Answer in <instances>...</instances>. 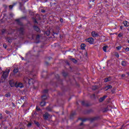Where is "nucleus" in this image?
Returning <instances> with one entry per match:
<instances>
[{"mask_svg": "<svg viewBox=\"0 0 129 129\" xmlns=\"http://www.w3.org/2000/svg\"><path fill=\"white\" fill-rule=\"evenodd\" d=\"M24 81L25 82V83H28V84H29V85H31V84H33L35 82L34 79L27 77H24Z\"/></svg>", "mask_w": 129, "mask_h": 129, "instance_id": "1", "label": "nucleus"}, {"mask_svg": "<svg viewBox=\"0 0 129 129\" xmlns=\"http://www.w3.org/2000/svg\"><path fill=\"white\" fill-rule=\"evenodd\" d=\"M9 73H10V69H7L3 73L2 78H4V79H6L9 76Z\"/></svg>", "mask_w": 129, "mask_h": 129, "instance_id": "2", "label": "nucleus"}, {"mask_svg": "<svg viewBox=\"0 0 129 129\" xmlns=\"http://www.w3.org/2000/svg\"><path fill=\"white\" fill-rule=\"evenodd\" d=\"M86 42H88L89 44L91 45L94 44V39L92 37L86 39Z\"/></svg>", "mask_w": 129, "mask_h": 129, "instance_id": "3", "label": "nucleus"}, {"mask_svg": "<svg viewBox=\"0 0 129 129\" xmlns=\"http://www.w3.org/2000/svg\"><path fill=\"white\" fill-rule=\"evenodd\" d=\"M15 85L16 87H19L20 88H23V87H24V85H23V83L18 82L16 83Z\"/></svg>", "mask_w": 129, "mask_h": 129, "instance_id": "4", "label": "nucleus"}, {"mask_svg": "<svg viewBox=\"0 0 129 129\" xmlns=\"http://www.w3.org/2000/svg\"><path fill=\"white\" fill-rule=\"evenodd\" d=\"M91 35L94 38H96V37H99V34L95 31L92 32Z\"/></svg>", "mask_w": 129, "mask_h": 129, "instance_id": "5", "label": "nucleus"}, {"mask_svg": "<svg viewBox=\"0 0 129 129\" xmlns=\"http://www.w3.org/2000/svg\"><path fill=\"white\" fill-rule=\"evenodd\" d=\"M9 83L11 87H14V86H15L16 87V83H15L14 81H10Z\"/></svg>", "mask_w": 129, "mask_h": 129, "instance_id": "6", "label": "nucleus"}, {"mask_svg": "<svg viewBox=\"0 0 129 129\" xmlns=\"http://www.w3.org/2000/svg\"><path fill=\"white\" fill-rule=\"evenodd\" d=\"M43 117L44 119H48L49 117V114L48 113H45L44 114H43Z\"/></svg>", "mask_w": 129, "mask_h": 129, "instance_id": "7", "label": "nucleus"}, {"mask_svg": "<svg viewBox=\"0 0 129 129\" xmlns=\"http://www.w3.org/2000/svg\"><path fill=\"white\" fill-rule=\"evenodd\" d=\"M123 24H124L125 27H129V23L126 21H124L123 22Z\"/></svg>", "mask_w": 129, "mask_h": 129, "instance_id": "8", "label": "nucleus"}, {"mask_svg": "<svg viewBox=\"0 0 129 129\" xmlns=\"http://www.w3.org/2000/svg\"><path fill=\"white\" fill-rule=\"evenodd\" d=\"M106 97H107L106 96H104V97L100 98L99 99V101L100 102H102V101H103V100H104V99H105V98H106Z\"/></svg>", "mask_w": 129, "mask_h": 129, "instance_id": "9", "label": "nucleus"}, {"mask_svg": "<svg viewBox=\"0 0 129 129\" xmlns=\"http://www.w3.org/2000/svg\"><path fill=\"white\" fill-rule=\"evenodd\" d=\"M110 80H111V77H109V78H105L104 79V82H108V81H110Z\"/></svg>", "mask_w": 129, "mask_h": 129, "instance_id": "10", "label": "nucleus"}, {"mask_svg": "<svg viewBox=\"0 0 129 129\" xmlns=\"http://www.w3.org/2000/svg\"><path fill=\"white\" fill-rule=\"evenodd\" d=\"M41 97H42V99L43 101H44V100H46V99H47V98H48V97H47V96H46V95H43Z\"/></svg>", "mask_w": 129, "mask_h": 129, "instance_id": "11", "label": "nucleus"}, {"mask_svg": "<svg viewBox=\"0 0 129 129\" xmlns=\"http://www.w3.org/2000/svg\"><path fill=\"white\" fill-rule=\"evenodd\" d=\"M46 105V102L44 101H42L40 102V106H45Z\"/></svg>", "mask_w": 129, "mask_h": 129, "instance_id": "12", "label": "nucleus"}, {"mask_svg": "<svg viewBox=\"0 0 129 129\" xmlns=\"http://www.w3.org/2000/svg\"><path fill=\"white\" fill-rule=\"evenodd\" d=\"M85 47H86V45L85 44L83 43L81 45V48L82 50H84V49H85Z\"/></svg>", "mask_w": 129, "mask_h": 129, "instance_id": "13", "label": "nucleus"}, {"mask_svg": "<svg viewBox=\"0 0 129 129\" xmlns=\"http://www.w3.org/2000/svg\"><path fill=\"white\" fill-rule=\"evenodd\" d=\"M34 29L36 32H39L40 31V29L37 26H34Z\"/></svg>", "mask_w": 129, "mask_h": 129, "instance_id": "14", "label": "nucleus"}, {"mask_svg": "<svg viewBox=\"0 0 129 129\" xmlns=\"http://www.w3.org/2000/svg\"><path fill=\"white\" fill-rule=\"evenodd\" d=\"M14 73H18L19 72V69L18 68H15L13 71Z\"/></svg>", "mask_w": 129, "mask_h": 129, "instance_id": "15", "label": "nucleus"}, {"mask_svg": "<svg viewBox=\"0 0 129 129\" xmlns=\"http://www.w3.org/2000/svg\"><path fill=\"white\" fill-rule=\"evenodd\" d=\"M107 48H108V46L107 45H106L103 47V50L104 51V52H106Z\"/></svg>", "mask_w": 129, "mask_h": 129, "instance_id": "16", "label": "nucleus"}, {"mask_svg": "<svg viewBox=\"0 0 129 129\" xmlns=\"http://www.w3.org/2000/svg\"><path fill=\"white\" fill-rule=\"evenodd\" d=\"M121 65L122 66H126V62H125V61H121Z\"/></svg>", "mask_w": 129, "mask_h": 129, "instance_id": "17", "label": "nucleus"}, {"mask_svg": "<svg viewBox=\"0 0 129 129\" xmlns=\"http://www.w3.org/2000/svg\"><path fill=\"white\" fill-rule=\"evenodd\" d=\"M27 1H25V0H22V3H20V9H22V5H23V4H25V3H26Z\"/></svg>", "mask_w": 129, "mask_h": 129, "instance_id": "18", "label": "nucleus"}, {"mask_svg": "<svg viewBox=\"0 0 129 129\" xmlns=\"http://www.w3.org/2000/svg\"><path fill=\"white\" fill-rule=\"evenodd\" d=\"M18 31H19V32H24V27L23 26H22L20 29H19L18 30Z\"/></svg>", "mask_w": 129, "mask_h": 129, "instance_id": "19", "label": "nucleus"}, {"mask_svg": "<svg viewBox=\"0 0 129 129\" xmlns=\"http://www.w3.org/2000/svg\"><path fill=\"white\" fill-rule=\"evenodd\" d=\"M34 123L37 126H40V123L38 121H34Z\"/></svg>", "mask_w": 129, "mask_h": 129, "instance_id": "20", "label": "nucleus"}, {"mask_svg": "<svg viewBox=\"0 0 129 129\" xmlns=\"http://www.w3.org/2000/svg\"><path fill=\"white\" fill-rule=\"evenodd\" d=\"M6 97H10L11 96V93H8L6 94H5Z\"/></svg>", "mask_w": 129, "mask_h": 129, "instance_id": "21", "label": "nucleus"}, {"mask_svg": "<svg viewBox=\"0 0 129 129\" xmlns=\"http://www.w3.org/2000/svg\"><path fill=\"white\" fill-rule=\"evenodd\" d=\"M45 34L47 36H49L50 35V31L48 30L45 32Z\"/></svg>", "mask_w": 129, "mask_h": 129, "instance_id": "22", "label": "nucleus"}, {"mask_svg": "<svg viewBox=\"0 0 129 129\" xmlns=\"http://www.w3.org/2000/svg\"><path fill=\"white\" fill-rule=\"evenodd\" d=\"M115 56L117 58H119V54H118V53H117V52H115Z\"/></svg>", "mask_w": 129, "mask_h": 129, "instance_id": "23", "label": "nucleus"}, {"mask_svg": "<svg viewBox=\"0 0 129 129\" xmlns=\"http://www.w3.org/2000/svg\"><path fill=\"white\" fill-rule=\"evenodd\" d=\"M106 87V88H107V89H110L112 88V86H111V85L107 86Z\"/></svg>", "mask_w": 129, "mask_h": 129, "instance_id": "24", "label": "nucleus"}, {"mask_svg": "<svg viewBox=\"0 0 129 129\" xmlns=\"http://www.w3.org/2000/svg\"><path fill=\"white\" fill-rule=\"evenodd\" d=\"M97 86H93L92 87V89L93 90H95V89H97Z\"/></svg>", "mask_w": 129, "mask_h": 129, "instance_id": "25", "label": "nucleus"}, {"mask_svg": "<svg viewBox=\"0 0 129 129\" xmlns=\"http://www.w3.org/2000/svg\"><path fill=\"white\" fill-rule=\"evenodd\" d=\"M72 62H73L74 63H77V60H76V59L73 58L72 59Z\"/></svg>", "mask_w": 129, "mask_h": 129, "instance_id": "26", "label": "nucleus"}, {"mask_svg": "<svg viewBox=\"0 0 129 129\" xmlns=\"http://www.w3.org/2000/svg\"><path fill=\"white\" fill-rule=\"evenodd\" d=\"M46 109H47V110H48V111H51V110H52V109H51V108H50V107H47L46 108Z\"/></svg>", "mask_w": 129, "mask_h": 129, "instance_id": "27", "label": "nucleus"}, {"mask_svg": "<svg viewBox=\"0 0 129 129\" xmlns=\"http://www.w3.org/2000/svg\"><path fill=\"white\" fill-rule=\"evenodd\" d=\"M28 127H30V126H32V123H29L28 124H27Z\"/></svg>", "mask_w": 129, "mask_h": 129, "instance_id": "28", "label": "nucleus"}, {"mask_svg": "<svg viewBox=\"0 0 129 129\" xmlns=\"http://www.w3.org/2000/svg\"><path fill=\"white\" fill-rule=\"evenodd\" d=\"M116 49H117V50H120V49H121V46H117L116 47Z\"/></svg>", "mask_w": 129, "mask_h": 129, "instance_id": "29", "label": "nucleus"}, {"mask_svg": "<svg viewBox=\"0 0 129 129\" xmlns=\"http://www.w3.org/2000/svg\"><path fill=\"white\" fill-rule=\"evenodd\" d=\"M15 5H13V6H12V5H10V6H9V8L10 9V10H12V9H13V8H14V6Z\"/></svg>", "mask_w": 129, "mask_h": 129, "instance_id": "30", "label": "nucleus"}, {"mask_svg": "<svg viewBox=\"0 0 129 129\" xmlns=\"http://www.w3.org/2000/svg\"><path fill=\"white\" fill-rule=\"evenodd\" d=\"M36 110H38V111L41 110V109H40V108H39L38 106H36Z\"/></svg>", "mask_w": 129, "mask_h": 129, "instance_id": "31", "label": "nucleus"}, {"mask_svg": "<svg viewBox=\"0 0 129 129\" xmlns=\"http://www.w3.org/2000/svg\"><path fill=\"white\" fill-rule=\"evenodd\" d=\"M43 93H48V90H44L43 91Z\"/></svg>", "mask_w": 129, "mask_h": 129, "instance_id": "32", "label": "nucleus"}, {"mask_svg": "<svg viewBox=\"0 0 129 129\" xmlns=\"http://www.w3.org/2000/svg\"><path fill=\"white\" fill-rule=\"evenodd\" d=\"M125 51H126V52H128V51H129V48H128V47H126V48L125 49Z\"/></svg>", "mask_w": 129, "mask_h": 129, "instance_id": "33", "label": "nucleus"}, {"mask_svg": "<svg viewBox=\"0 0 129 129\" xmlns=\"http://www.w3.org/2000/svg\"><path fill=\"white\" fill-rule=\"evenodd\" d=\"M3 47H4V48H5V49H7V44H4L3 45Z\"/></svg>", "mask_w": 129, "mask_h": 129, "instance_id": "34", "label": "nucleus"}, {"mask_svg": "<svg viewBox=\"0 0 129 129\" xmlns=\"http://www.w3.org/2000/svg\"><path fill=\"white\" fill-rule=\"evenodd\" d=\"M118 37H122V34L121 33H119L118 35Z\"/></svg>", "mask_w": 129, "mask_h": 129, "instance_id": "35", "label": "nucleus"}, {"mask_svg": "<svg viewBox=\"0 0 129 129\" xmlns=\"http://www.w3.org/2000/svg\"><path fill=\"white\" fill-rule=\"evenodd\" d=\"M125 76V74H122L121 75V77H122V78H123V77H124Z\"/></svg>", "mask_w": 129, "mask_h": 129, "instance_id": "36", "label": "nucleus"}, {"mask_svg": "<svg viewBox=\"0 0 129 129\" xmlns=\"http://www.w3.org/2000/svg\"><path fill=\"white\" fill-rule=\"evenodd\" d=\"M3 118V115L0 113V119H2Z\"/></svg>", "mask_w": 129, "mask_h": 129, "instance_id": "37", "label": "nucleus"}, {"mask_svg": "<svg viewBox=\"0 0 129 129\" xmlns=\"http://www.w3.org/2000/svg\"><path fill=\"white\" fill-rule=\"evenodd\" d=\"M80 119H81V120H82V121H85V120H86V119H84L82 118H80Z\"/></svg>", "mask_w": 129, "mask_h": 129, "instance_id": "38", "label": "nucleus"}, {"mask_svg": "<svg viewBox=\"0 0 129 129\" xmlns=\"http://www.w3.org/2000/svg\"><path fill=\"white\" fill-rule=\"evenodd\" d=\"M16 21L17 22V23H20V19H16Z\"/></svg>", "mask_w": 129, "mask_h": 129, "instance_id": "39", "label": "nucleus"}, {"mask_svg": "<svg viewBox=\"0 0 129 129\" xmlns=\"http://www.w3.org/2000/svg\"><path fill=\"white\" fill-rule=\"evenodd\" d=\"M60 21L61 23H63V19L62 18L60 19Z\"/></svg>", "mask_w": 129, "mask_h": 129, "instance_id": "40", "label": "nucleus"}, {"mask_svg": "<svg viewBox=\"0 0 129 129\" xmlns=\"http://www.w3.org/2000/svg\"><path fill=\"white\" fill-rule=\"evenodd\" d=\"M39 38H40V35H37L36 36V39H39Z\"/></svg>", "mask_w": 129, "mask_h": 129, "instance_id": "41", "label": "nucleus"}, {"mask_svg": "<svg viewBox=\"0 0 129 129\" xmlns=\"http://www.w3.org/2000/svg\"><path fill=\"white\" fill-rule=\"evenodd\" d=\"M6 113H7V114H9V113H10V112L8 110H6Z\"/></svg>", "mask_w": 129, "mask_h": 129, "instance_id": "42", "label": "nucleus"}, {"mask_svg": "<svg viewBox=\"0 0 129 129\" xmlns=\"http://www.w3.org/2000/svg\"><path fill=\"white\" fill-rule=\"evenodd\" d=\"M34 23H35V24H37V20H36V19H34Z\"/></svg>", "mask_w": 129, "mask_h": 129, "instance_id": "43", "label": "nucleus"}, {"mask_svg": "<svg viewBox=\"0 0 129 129\" xmlns=\"http://www.w3.org/2000/svg\"><path fill=\"white\" fill-rule=\"evenodd\" d=\"M46 12L45 10H41V13H45Z\"/></svg>", "mask_w": 129, "mask_h": 129, "instance_id": "44", "label": "nucleus"}, {"mask_svg": "<svg viewBox=\"0 0 129 129\" xmlns=\"http://www.w3.org/2000/svg\"><path fill=\"white\" fill-rule=\"evenodd\" d=\"M33 113L34 114H35V115L37 114V113H36V112H33Z\"/></svg>", "mask_w": 129, "mask_h": 129, "instance_id": "45", "label": "nucleus"}, {"mask_svg": "<svg viewBox=\"0 0 129 129\" xmlns=\"http://www.w3.org/2000/svg\"><path fill=\"white\" fill-rule=\"evenodd\" d=\"M80 125H83V122L81 123Z\"/></svg>", "mask_w": 129, "mask_h": 129, "instance_id": "46", "label": "nucleus"}, {"mask_svg": "<svg viewBox=\"0 0 129 129\" xmlns=\"http://www.w3.org/2000/svg\"><path fill=\"white\" fill-rule=\"evenodd\" d=\"M126 74L128 75V76H129V72L127 73Z\"/></svg>", "mask_w": 129, "mask_h": 129, "instance_id": "47", "label": "nucleus"}, {"mask_svg": "<svg viewBox=\"0 0 129 129\" xmlns=\"http://www.w3.org/2000/svg\"><path fill=\"white\" fill-rule=\"evenodd\" d=\"M11 17H13V14H10Z\"/></svg>", "mask_w": 129, "mask_h": 129, "instance_id": "48", "label": "nucleus"}, {"mask_svg": "<svg viewBox=\"0 0 129 129\" xmlns=\"http://www.w3.org/2000/svg\"><path fill=\"white\" fill-rule=\"evenodd\" d=\"M8 42H9V43H11V40H9Z\"/></svg>", "mask_w": 129, "mask_h": 129, "instance_id": "49", "label": "nucleus"}, {"mask_svg": "<svg viewBox=\"0 0 129 129\" xmlns=\"http://www.w3.org/2000/svg\"><path fill=\"white\" fill-rule=\"evenodd\" d=\"M22 60H24V57H22Z\"/></svg>", "mask_w": 129, "mask_h": 129, "instance_id": "50", "label": "nucleus"}, {"mask_svg": "<svg viewBox=\"0 0 129 129\" xmlns=\"http://www.w3.org/2000/svg\"><path fill=\"white\" fill-rule=\"evenodd\" d=\"M127 30L129 31V27L127 28Z\"/></svg>", "mask_w": 129, "mask_h": 129, "instance_id": "51", "label": "nucleus"}, {"mask_svg": "<svg viewBox=\"0 0 129 129\" xmlns=\"http://www.w3.org/2000/svg\"><path fill=\"white\" fill-rule=\"evenodd\" d=\"M2 70V68H0V71Z\"/></svg>", "mask_w": 129, "mask_h": 129, "instance_id": "52", "label": "nucleus"}, {"mask_svg": "<svg viewBox=\"0 0 129 129\" xmlns=\"http://www.w3.org/2000/svg\"><path fill=\"white\" fill-rule=\"evenodd\" d=\"M94 1H95V0H93V3L94 2Z\"/></svg>", "mask_w": 129, "mask_h": 129, "instance_id": "53", "label": "nucleus"}, {"mask_svg": "<svg viewBox=\"0 0 129 129\" xmlns=\"http://www.w3.org/2000/svg\"><path fill=\"white\" fill-rule=\"evenodd\" d=\"M84 102H82V103H83H83H84Z\"/></svg>", "mask_w": 129, "mask_h": 129, "instance_id": "54", "label": "nucleus"}, {"mask_svg": "<svg viewBox=\"0 0 129 129\" xmlns=\"http://www.w3.org/2000/svg\"><path fill=\"white\" fill-rule=\"evenodd\" d=\"M128 44H129V40H128Z\"/></svg>", "mask_w": 129, "mask_h": 129, "instance_id": "55", "label": "nucleus"}, {"mask_svg": "<svg viewBox=\"0 0 129 129\" xmlns=\"http://www.w3.org/2000/svg\"><path fill=\"white\" fill-rule=\"evenodd\" d=\"M120 29H122V27H120Z\"/></svg>", "mask_w": 129, "mask_h": 129, "instance_id": "56", "label": "nucleus"}, {"mask_svg": "<svg viewBox=\"0 0 129 129\" xmlns=\"http://www.w3.org/2000/svg\"><path fill=\"white\" fill-rule=\"evenodd\" d=\"M1 125H0V128H1Z\"/></svg>", "mask_w": 129, "mask_h": 129, "instance_id": "57", "label": "nucleus"}]
</instances>
